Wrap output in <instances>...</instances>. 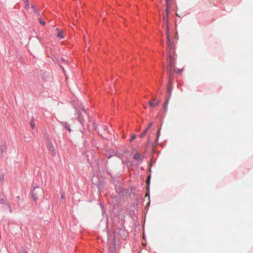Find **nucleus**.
I'll return each instance as SVG.
<instances>
[{
  "mask_svg": "<svg viewBox=\"0 0 253 253\" xmlns=\"http://www.w3.org/2000/svg\"><path fill=\"white\" fill-rule=\"evenodd\" d=\"M6 200L4 198H1L0 199V202L1 204H4L5 203Z\"/></svg>",
  "mask_w": 253,
  "mask_h": 253,
  "instance_id": "12",
  "label": "nucleus"
},
{
  "mask_svg": "<svg viewBox=\"0 0 253 253\" xmlns=\"http://www.w3.org/2000/svg\"><path fill=\"white\" fill-rule=\"evenodd\" d=\"M160 103V100H156L155 97H153L152 100H150L148 102V104L151 107L154 108L159 105Z\"/></svg>",
  "mask_w": 253,
  "mask_h": 253,
  "instance_id": "3",
  "label": "nucleus"
},
{
  "mask_svg": "<svg viewBox=\"0 0 253 253\" xmlns=\"http://www.w3.org/2000/svg\"><path fill=\"white\" fill-rule=\"evenodd\" d=\"M167 42H168V46H169V43H170V40H169V37L168 35L167 36Z\"/></svg>",
  "mask_w": 253,
  "mask_h": 253,
  "instance_id": "14",
  "label": "nucleus"
},
{
  "mask_svg": "<svg viewBox=\"0 0 253 253\" xmlns=\"http://www.w3.org/2000/svg\"><path fill=\"white\" fill-rule=\"evenodd\" d=\"M150 179V176H148V177H147V181H146V183H147L148 185L149 184Z\"/></svg>",
  "mask_w": 253,
  "mask_h": 253,
  "instance_id": "13",
  "label": "nucleus"
},
{
  "mask_svg": "<svg viewBox=\"0 0 253 253\" xmlns=\"http://www.w3.org/2000/svg\"><path fill=\"white\" fill-rule=\"evenodd\" d=\"M40 22L43 25H45V23L42 20V19H40Z\"/></svg>",
  "mask_w": 253,
  "mask_h": 253,
  "instance_id": "15",
  "label": "nucleus"
},
{
  "mask_svg": "<svg viewBox=\"0 0 253 253\" xmlns=\"http://www.w3.org/2000/svg\"><path fill=\"white\" fill-rule=\"evenodd\" d=\"M64 198V196L63 195H62L61 196V198H62V199H63Z\"/></svg>",
  "mask_w": 253,
  "mask_h": 253,
  "instance_id": "20",
  "label": "nucleus"
},
{
  "mask_svg": "<svg viewBox=\"0 0 253 253\" xmlns=\"http://www.w3.org/2000/svg\"><path fill=\"white\" fill-rule=\"evenodd\" d=\"M24 1H25L26 3H27V2H28V0H24ZM27 5H28V4H27V3H26V8L27 7Z\"/></svg>",
  "mask_w": 253,
  "mask_h": 253,
  "instance_id": "18",
  "label": "nucleus"
},
{
  "mask_svg": "<svg viewBox=\"0 0 253 253\" xmlns=\"http://www.w3.org/2000/svg\"><path fill=\"white\" fill-rule=\"evenodd\" d=\"M166 4H167V11H168V9L169 8V0H166Z\"/></svg>",
  "mask_w": 253,
  "mask_h": 253,
  "instance_id": "11",
  "label": "nucleus"
},
{
  "mask_svg": "<svg viewBox=\"0 0 253 253\" xmlns=\"http://www.w3.org/2000/svg\"><path fill=\"white\" fill-rule=\"evenodd\" d=\"M153 124L152 123H150L147 128L142 132L140 135L139 137L140 138H143L148 130L150 129V128L152 126Z\"/></svg>",
  "mask_w": 253,
  "mask_h": 253,
  "instance_id": "4",
  "label": "nucleus"
},
{
  "mask_svg": "<svg viewBox=\"0 0 253 253\" xmlns=\"http://www.w3.org/2000/svg\"><path fill=\"white\" fill-rule=\"evenodd\" d=\"M31 126L33 129L35 128V125L32 122L31 124Z\"/></svg>",
  "mask_w": 253,
  "mask_h": 253,
  "instance_id": "17",
  "label": "nucleus"
},
{
  "mask_svg": "<svg viewBox=\"0 0 253 253\" xmlns=\"http://www.w3.org/2000/svg\"><path fill=\"white\" fill-rule=\"evenodd\" d=\"M133 158L135 160H139L140 158V155L139 153H136L133 156Z\"/></svg>",
  "mask_w": 253,
  "mask_h": 253,
  "instance_id": "8",
  "label": "nucleus"
},
{
  "mask_svg": "<svg viewBox=\"0 0 253 253\" xmlns=\"http://www.w3.org/2000/svg\"><path fill=\"white\" fill-rule=\"evenodd\" d=\"M160 131H161V128H160L158 130V131H157V138H156V141H158V139H159V136L160 135Z\"/></svg>",
  "mask_w": 253,
  "mask_h": 253,
  "instance_id": "9",
  "label": "nucleus"
},
{
  "mask_svg": "<svg viewBox=\"0 0 253 253\" xmlns=\"http://www.w3.org/2000/svg\"><path fill=\"white\" fill-rule=\"evenodd\" d=\"M135 138H136V135H132L131 136V138L130 141H132V140H134Z\"/></svg>",
  "mask_w": 253,
  "mask_h": 253,
  "instance_id": "16",
  "label": "nucleus"
},
{
  "mask_svg": "<svg viewBox=\"0 0 253 253\" xmlns=\"http://www.w3.org/2000/svg\"><path fill=\"white\" fill-rule=\"evenodd\" d=\"M8 206L9 208H10V205H9V204H8Z\"/></svg>",
  "mask_w": 253,
  "mask_h": 253,
  "instance_id": "22",
  "label": "nucleus"
},
{
  "mask_svg": "<svg viewBox=\"0 0 253 253\" xmlns=\"http://www.w3.org/2000/svg\"><path fill=\"white\" fill-rule=\"evenodd\" d=\"M6 150V146L3 145L0 146V155L1 156L4 152Z\"/></svg>",
  "mask_w": 253,
  "mask_h": 253,
  "instance_id": "6",
  "label": "nucleus"
},
{
  "mask_svg": "<svg viewBox=\"0 0 253 253\" xmlns=\"http://www.w3.org/2000/svg\"><path fill=\"white\" fill-rule=\"evenodd\" d=\"M58 31L57 37L60 39L64 38V32L63 31L59 30L58 29H56Z\"/></svg>",
  "mask_w": 253,
  "mask_h": 253,
  "instance_id": "5",
  "label": "nucleus"
},
{
  "mask_svg": "<svg viewBox=\"0 0 253 253\" xmlns=\"http://www.w3.org/2000/svg\"><path fill=\"white\" fill-rule=\"evenodd\" d=\"M51 148H52V152L53 153V152H54V151H55V150H54V147H53V146H51Z\"/></svg>",
  "mask_w": 253,
  "mask_h": 253,
  "instance_id": "19",
  "label": "nucleus"
},
{
  "mask_svg": "<svg viewBox=\"0 0 253 253\" xmlns=\"http://www.w3.org/2000/svg\"><path fill=\"white\" fill-rule=\"evenodd\" d=\"M167 103H168V102H166V103L165 104V107H166L167 105Z\"/></svg>",
  "mask_w": 253,
  "mask_h": 253,
  "instance_id": "21",
  "label": "nucleus"
},
{
  "mask_svg": "<svg viewBox=\"0 0 253 253\" xmlns=\"http://www.w3.org/2000/svg\"><path fill=\"white\" fill-rule=\"evenodd\" d=\"M148 139H150V136H148Z\"/></svg>",
  "mask_w": 253,
  "mask_h": 253,
  "instance_id": "23",
  "label": "nucleus"
},
{
  "mask_svg": "<svg viewBox=\"0 0 253 253\" xmlns=\"http://www.w3.org/2000/svg\"><path fill=\"white\" fill-rule=\"evenodd\" d=\"M61 125L69 131L71 130L70 127L66 123L61 122Z\"/></svg>",
  "mask_w": 253,
  "mask_h": 253,
  "instance_id": "7",
  "label": "nucleus"
},
{
  "mask_svg": "<svg viewBox=\"0 0 253 253\" xmlns=\"http://www.w3.org/2000/svg\"><path fill=\"white\" fill-rule=\"evenodd\" d=\"M4 179V174L0 173V182H2Z\"/></svg>",
  "mask_w": 253,
  "mask_h": 253,
  "instance_id": "10",
  "label": "nucleus"
},
{
  "mask_svg": "<svg viewBox=\"0 0 253 253\" xmlns=\"http://www.w3.org/2000/svg\"><path fill=\"white\" fill-rule=\"evenodd\" d=\"M42 193V190L39 187H34L32 192L33 199L36 201L38 198V196L41 195Z\"/></svg>",
  "mask_w": 253,
  "mask_h": 253,
  "instance_id": "1",
  "label": "nucleus"
},
{
  "mask_svg": "<svg viewBox=\"0 0 253 253\" xmlns=\"http://www.w3.org/2000/svg\"><path fill=\"white\" fill-rule=\"evenodd\" d=\"M167 60L169 62V66L168 67V70L169 71V73H170L173 70H174V59H173L171 55L169 54V58Z\"/></svg>",
  "mask_w": 253,
  "mask_h": 253,
  "instance_id": "2",
  "label": "nucleus"
}]
</instances>
